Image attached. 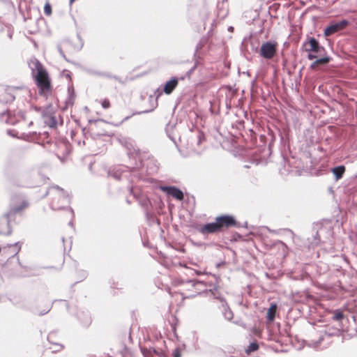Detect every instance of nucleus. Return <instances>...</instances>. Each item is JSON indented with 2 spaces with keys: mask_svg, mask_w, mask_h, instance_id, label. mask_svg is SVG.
Instances as JSON below:
<instances>
[{
  "mask_svg": "<svg viewBox=\"0 0 357 357\" xmlns=\"http://www.w3.org/2000/svg\"><path fill=\"white\" fill-rule=\"evenodd\" d=\"M32 76L42 96L47 98L52 93V85L49 74L43 65L37 59L31 61Z\"/></svg>",
  "mask_w": 357,
  "mask_h": 357,
  "instance_id": "obj_1",
  "label": "nucleus"
},
{
  "mask_svg": "<svg viewBox=\"0 0 357 357\" xmlns=\"http://www.w3.org/2000/svg\"><path fill=\"white\" fill-rule=\"evenodd\" d=\"M277 49V42H266L261 45L259 50V54L266 59H272L276 54Z\"/></svg>",
  "mask_w": 357,
  "mask_h": 357,
  "instance_id": "obj_2",
  "label": "nucleus"
},
{
  "mask_svg": "<svg viewBox=\"0 0 357 357\" xmlns=\"http://www.w3.org/2000/svg\"><path fill=\"white\" fill-rule=\"evenodd\" d=\"M204 294L213 304L214 307L225 308L227 306L226 301L220 296V294L216 289L206 291Z\"/></svg>",
  "mask_w": 357,
  "mask_h": 357,
  "instance_id": "obj_3",
  "label": "nucleus"
},
{
  "mask_svg": "<svg viewBox=\"0 0 357 357\" xmlns=\"http://www.w3.org/2000/svg\"><path fill=\"white\" fill-rule=\"evenodd\" d=\"M215 220H217L221 231L236 227L237 225L236 220L231 215H220L217 217Z\"/></svg>",
  "mask_w": 357,
  "mask_h": 357,
  "instance_id": "obj_4",
  "label": "nucleus"
},
{
  "mask_svg": "<svg viewBox=\"0 0 357 357\" xmlns=\"http://www.w3.org/2000/svg\"><path fill=\"white\" fill-rule=\"evenodd\" d=\"M349 21L346 20H343L339 22L333 23L325 29L324 36H330L335 33L342 31L345 29L349 25Z\"/></svg>",
  "mask_w": 357,
  "mask_h": 357,
  "instance_id": "obj_5",
  "label": "nucleus"
},
{
  "mask_svg": "<svg viewBox=\"0 0 357 357\" xmlns=\"http://www.w3.org/2000/svg\"><path fill=\"white\" fill-rule=\"evenodd\" d=\"M305 50L307 52L319 53L325 51L324 47L320 46L319 42L314 38H310L304 43Z\"/></svg>",
  "mask_w": 357,
  "mask_h": 357,
  "instance_id": "obj_6",
  "label": "nucleus"
},
{
  "mask_svg": "<svg viewBox=\"0 0 357 357\" xmlns=\"http://www.w3.org/2000/svg\"><path fill=\"white\" fill-rule=\"evenodd\" d=\"M160 189L163 192H165L167 194L172 195L178 200L183 199L184 196L183 192L176 187L162 186Z\"/></svg>",
  "mask_w": 357,
  "mask_h": 357,
  "instance_id": "obj_7",
  "label": "nucleus"
},
{
  "mask_svg": "<svg viewBox=\"0 0 357 357\" xmlns=\"http://www.w3.org/2000/svg\"><path fill=\"white\" fill-rule=\"evenodd\" d=\"M15 96L10 88H0V102L9 103L14 100Z\"/></svg>",
  "mask_w": 357,
  "mask_h": 357,
  "instance_id": "obj_8",
  "label": "nucleus"
},
{
  "mask_svg": "<svg viewBox=\"0 0 357 357\" xmlns=\"http://www.w3.org/2000/svg\"><path fill=\"white\" fill-rule=\"evenodd\" d=\"M200 232L203 234H213V233H217L221 231V229L220 228V226L215 220L214 222L208 223L204 225L201 229Z\"/></svg>",
  "mask_w": 357,
  "mask_h": 357,
  "instance_id": "obj_9",
  "label": "nucleus"
},
{
  "mask_svg": "<svg viewBox=\"0 0 357 357\" xmlns=\"http://www.w3.org/2000/svg\"><path fill=\"white\" fill-rule=\"evenodd\" d=\"M178 84V79L173 78L167 82L164 86L163 91L166 94H170Z\"/></svg>",
  "mask_w": 357,
  "mask_h": 357,
  "instance_id": "obj_10",
  "label": "nucleus"
},
{
  "mask_svg": "<svg viewBox=\"0 0 357 357\" xmlns=\"http://www.w3.org/2000/svg\"><path fill=\"white\" fill-rule=\"evenodd\" d=\"M29 206V203L26 201H22L19 205L14 206L11 210L10 213L15 214L20 213L22 210L27 208Z\"/></svg>",
  "mask_w": 357,
  "mask_h": 357,
  "instance_id": "obj_11",
  "label": "nucleus"
},
{
  "mask_svg": "<svg viewBox=\"0 0 357 357\" xmlns=\"http://www.w3.org/2000/svg\"><path fill=\"white\" fill-rule=\"evenodd\" d=\"M277 310V304L272 303L267 312L266 318L268 321H272L274 320Z\"/></svg>",
  "mask_w": 357,
  "mask_h": 357,
  "instance_id": "obj_12",
  "label": "nucleus"
},
{
  "mask_svg": "<svg viewBox=\"0 0 357 357\" xmlns=\"http://www.w3.org/2000/svg\"><path fill=\"white\" fill-rule=\"evenodd\" d=\"M344 172H345V167L343 165L334 167L332 169V172L335 176L336 180L340 179L342 177Z\"/></svg>",
  "mask_w": 357,
  "mask_h": 357,
  "instance_id": "obj_13",
  "label": "nucleus"
},
{
  "mask_svg": "<svg viewBox=\"0 0 357 357\" xmlns=\"http://www.w3.org/2000/svg\"><path fill=\"white\" fill-rule=\"evenodd\" d=\"M330 61V58L328 56L321 58L319 59H317L315 61H314L311 66L310 68L312 69H315L319 65H324L326 64Z\"/></svg>",
  "mask_w": 357,
  "mask_h": 357,
  "instance_id": "obj_14",
  "label": "nucleus"
},
{
  "mask_svg": "<svg viewBox=\"0 0 357 357\" xmlns=\"http://www.w3.org/2000/svg\"><path fill=\"white\" fill-rule=\"evenodd\" d=\"M332 313L333 314V319L334 321H342L344 317L342 311L340 310H333Z\"/></svg>",
  "mask_w": 357,
  "mask_h": 357,
  "instance_id": "obj_15",
  "label": "nucleus"
},
{
  "mask_svg": "<svg viewBox=\"0 0 357 357\" xmlns=\"http://www.w3.org/2000/svg\"><path fill=\"white\" fill-rule=\"evenodd\" d=\"M98 102L101 105L102 107L107 109L111 107V102L108 98H101Z\"/></svg>",
  "mask_w": 357,
  "mask_h": 357,
  "instance_id": "obj_16",
  "label": "nucleus"
},
{
  "mask_svg": "<svg viewBox=\"0 0 357 357\" xmlns=\"http://www.w3.org/2000/svg\"><path fill=\"white\" fill-rule=\"evenodd\" d=\"M258 349V344L257 342H252L248 347L245 351L248 354H250V353L257 351Z\"/></svg>",
  "mask_w": 357,
  "mask_h": 357,
  "instance_id": "obj_17",
  "label": "nucleus"
},
{
  "mask_svg": "<svg viewBox=\"0 0 357 357\" xmlns=\"http://www.w3.org/2000/svg\"><path fill=\"white\" fill-rule=\"evenodd\" d=\"M50 192H55L56 194L58 195V197H59V199H61L63 197L64 195H63V190L58 187L56 188H52Z\"/></svg>",
  "mask_w": 357,
  "mask_h": 357,
  "instance_id": "obj_18",
  "label": "nucleus"
},
{
  "mask_svg": "<svg viewBox=\"0 0 357 357\" xmlns=\"http://www.w3.org/2000/svg\"><path fill=\"white\" fill-rule=\"evenodd\" d=\"M44 13L47 16H50L52 15V6L50 3H46L44 6Z\"/></svg>",
  "mask_w": 357,
  "mask_h": 357,
  "instance_id": "obj_19",
  "label": "nucleus"
},
{
  "mask_svg": "<svg viewBox=\"0 0 357 357\" xmlns=\"http://www.w3.org/2000/svg\"><path fill=\"white\" fill-rule=\"evenodd\" d=\"M173 356L174 357H181V351L178 349H176L173 351Z\"/></svg>",
  "mask_w": 357,
  "mask_h": 357,
  "instance_id": "obj_20",
  "label": "nucleus"
},
{
  "mask_svg": "<svg viewBox=\"0 0 357 357\" xmlns=\"http://www.w3.org/2000/svg\"><path fill=\"white\" fill-rule=\"evenodd\" d=\"M51 123H50V127H55L56 126V121L54 118H51Z\"/></svg>",
  "mask_w": 357,
  "mask_h": 357,
  "instance_id": "obj_21",
  "label": "nucleus"
},
{
  "mask_svg": "<svg viewBox=\"0 0 357 357\" xmlns=\"http://www.w3.org/2000/svg\"><path fill=\"white\" fill-rule=\"evenodd\" d=\"M316 58H317V56L314 54H312L311 52H310L309 54L307 55V59L309 60H313Z\"/></svg>",
  "mask_w": 357,
  "mask_h": 357,
  "instance_id": "obj_22",
  "label": "nucleus"
},
{
  "mask_svg": "<svg viewBox=\"0 0 357 357\" xmlns=\"http://www.w3.org/2000/svg\"><path fill=\"white\" fill-rule=\"evenodd\" d=\"M198 138H199L198 143L200 144L202 142V139H204V134L202 132H199V135H198Z\"/></svg>",
  "mask_w": 357,
  "mask_h": 357,
  "instance_id": "obj_23",
  "label": "nucleus"
},
{
  "mask_svg": "<svg viewBox=\"0 0 357 357\" xmlns=\"http://www.w3.org/2000/svg\"><path fill=\"white\" fill-rule=\"evenodd\" d=\"M181 294V295H182L183 298H189V297L191 296V295H188V294H185V293H184L183 291Z\"/></svg>",
  "mask_w": 357,
  "mask_h": 357,
  "instance_id": "obj_24",
  "label": "nucleus"
},
{
  "mask_svg": "<svg viewBox=\"0 0 357 357\" xmlns=\"http://www.w3.org/2000/svg\"><path fill=\"white\" fill-rule=\"evenodd\" d=\"M52 206H53V208H60V206H56V205L54 204V202L52 203Z\"/></svg>",
  "mask_w": 357,
  "mask_h": 357,
  "instance_id": "obj_25",
  "label": "nucleus"
},
{
  "mask_svg": "<svg viewBox=\"0 0 357 357\" xmlns=\"http://www.w3.org/2000/svg\"><path fill=\"white\" fill-rule=\"evenodd\" d=\"M75 0H70V3H73Z\"/></svg>",
  "mask_w": 357,
  "mask_h": 357,
  "instance_id": "obj_26",
  "label": "nucleus"
}]
</instances>
